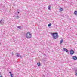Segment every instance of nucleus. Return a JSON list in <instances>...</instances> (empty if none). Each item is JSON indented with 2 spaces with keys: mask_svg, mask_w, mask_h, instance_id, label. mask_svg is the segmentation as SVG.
I'll list each match as a JSON object with an SVG mask.
<instances>
[{
  "mask_svg": "<svg viewBox=\"0 0 77 77\" xmlns=\"http://www.w3.org/2000/svg\"><path fill=\"white\" fill-rule=\"evenodd\" d=\"M51 35H52V36L54 39H56L58 38V37H59L58 34H57V33H51Z\"/></svg>",
  "mask_w": 77,
  "mask_h": 77,
  "instance_id": "f257e3e1",
  "label": "nucleus"
},
{
  "mask_svg": "<svg viewBox=\"0 0 77 77\" xmlns=\"http://www.w3.org/2000/svg\"><path fill=\"white\" fill-rule=\"evenodd\" d=\"M26 37L27 39H30L32 38V35H31V33L29 32H28L26 33Z\"/></svg>",
  "mask_w": 77,
  "mask_h": 77,
  "instance_id": "f03ea898",
  "label": "nucleus"
},
{
  "mask_svg": "<svg viewBox=\"0 0 77 77\" xmlns=\"http://www.w3.org/2000/svg\"><path fill=\"white\" fill-rule=\"evenodd\" d=\"M70 53L71 55H72V54H74V50H71L70 51Z\"/></svg>",
  "mask_w": 77,
  "mask_h": 77,
  "instance_id": "7ed1b4c3",
  "label": "nucleus"
},
{
  "mask_svg": "<svg viewBox=\"0 0 77 77\" xmlns=\"http://www.w3.org/2000/svg\"><path fill=\"white\" fill-rule=\"evenodd\" d=\"M72 59L74 60H76L77 59V57L76 56H73Z\"/></svg>",
  "mask_w": 77,
  "mask_h": 77,
  "instance_id": "20e7f679",
  "label": "nucleus"
},
{
  "mask_svg": "<svg viewBox=\"0 0 77 77\" xmlns=\"http://www.w3.org/2000/svg\"><path fill=\"white\" fill-rule=\"evenodd\" d=\"M63 51H66V52H68V50L66 48H64L63 49Z\"/></svg>",
  "mask_w": 77,
  "mask_h": 77,
  "instance_id": "39448f33",
  "label": "nucleus"
},
{
  "mask_svg": "<svg viewBox=\"0 0 77 77\" xmlns=\"http://www.w3.org/2000/svg\"><path fill=\"white\" fill-rule=\"evenodd\" d=\"M74 71L76 73L75 75L77 76V68H75Z\"/></svg>",
  "mask_w": 77,
  "mask_h": 77,
  "instance_id": "423d86ee",
  "label": "nucleus"
},
{
  "mask_svg": "<svg viewBox=\"0 0 77 77\" xmlns=\"http://www.w3.org/2000/svg\"><path fill=\"white\" fill-rule=\"evenodd\" d=\"M4 23V20H1L0 21V24H3Z\"/></svg>",
  "mask_w": 77,
  "mask_h": 77,
  "instance_id": "0eeeda50",
  "label": "nucleus"
},
{
  "mask_svg": "<svg viewBox=\"0 0 77 77\" xmlns=\"http://www.w3.org/2000/svg\"><path fill=\"white\" fill-rule=\"evenodd\" d=\"M16 56L17 57H21V56H20V54L19 53L16 54Z\"/></svg>",
  "mask_w": 77,
  "mask_h": 77,
  "instance_id": "6e6552de",
  "label": "nucleus"
},
{
  "mask_svg": "<svg viewBox=\"0 0 77 77\" xmlns=\"http://www.w3.org/2000/svg\"><path fill=\"white\" fill-rule=\"evenodd\" d=\"M51 6L49 5L48 7V9L49 10H50V9H51Z\"/></svg>",
  "mask_w": 77,
  "mask_h": 77,
  "instance_id": "1a4fd4ad",
  "label": "nucleus"
},
{
  "mask_svg": "<svg viewBox=\"0 0 77 77\" xmlns=\"http://www.w3.org/2000/svg\"><path fill=\"white\" fill-rule=\"evenodd\" d=\"M37 65H38V66H40V65H41V63H40V62H38L37 63Z\"/></svg>",
  "mask_w": 77,
  "mask_h": 77,
  "instance_id": "9d476101",
  "label": "nucleus"
},
{
  "mask_svg": "<svg viewBox=\"0 0 77 77\" xmlns=\"http://www.w3.org/2000/svg\"><path fill=\"white\" fill-rule=\"evenodd\" d=\"M63 39H61L60 41V44H62V42H63Z\"/></svg>",
  "mask_w": 77,
  "mask_h": 77,
  "instance_id": "9b49d317",
  "label": "nucleus"
},
{
  "mask_svg": "<svg viewBox=\"0 0 77 77\" xmlns=\"http://www.w3.org/2000/svg\"><path fill=\"white\" fill-rule=\"evenodd\" d=\"M74 13L75 15H77V11H75L74 12Z\"/></svg>",
  "mask_w": 77,
  "mask_h": 77,
  "instance_id": "f8f14e48",
  "label": "nucleus"
},
{
  "mask_svg": "<svg viewBox=\"0 0 77 77\" xmlns=\"http://www.w3.org/2000/svg\"><path fill=\"white\" fill-rule=\"evenodd\" d=\"M60 10L61 11H63V9H62V8H60Z\"/></svg>",
  "mask_w": 77,
  "mask_h": 77,
  "instance_id": "ddd939ff",
  "label": "nucleus"
},
{
  "mask_svg": "<svg viewBox=\"0 0 77 77\" xmlns=\"http://www.w3.org/2000/svg\"><path fill=\"white\" fill-rule=\"evenodd\" d=\"M51 23H49L48 25V27H50V26H51Z\"/></svg>",
  "mask_w": 77,
  "mask_h": 77,
  "instance_id": "4468645a",
  "label": "nucleus"
},
{
  "mask_svg": "<svg viewBox=\"0 0 77 77\" xmlns=\"http://www.w3.org/2000/svg\"><path fill=\"white\" fill-rule=\"evenodd\" d=\"M10 76L11 77H14V75H13V74H12V73L10 74Z\"/></svg>",
  "mask_w": 77,
  "mask_h": 77,
  "instance_id": "2eb2a0df",
  "label": "nucleus"
},
{
  "mask_svg": "<svg viewBox=\"0 0 77 77\" xmlns=\"http://www.w3.org/2000/svg\"><path fill=\"white\" fill-rule=\"evenodd\" d=\"M17 28H18V29H21V26H17Z\"/></svg>",
  "mask_w": 77,
  "mask_h": 77,
  "instance_id": "dca6fc26",
  "label": "nucleus"
},
{
  "mask_svg": "<svg viewBox=\"0 0 77 77\" xmlns=\"http://www.w3.org/2000/svg\"><path fill=\"white\" fill-rule=\"evenodd\" d=\"M16 18H20V17L17 16L16 17Z\"/></svg>",
  "mask_w": 77,
  "mask_h": 77,
  "instance_id": "f3484780",
  "label": "nucleus"
},
{
  "mask_svg": "<svg viewBox=\"0 0 77 77\" xmlns=\"http://www.w3.org/2000/svg\"><path fill=\"white\" fill-rule=\"evenodd\" d=\"M20 12H17L16 13H15V14H17V13H18V14H19Z\"/></svg>",
  "mask_w": 77,
  "mask_h": 77,
  "instance_id": "a211bd4d",
  "label": "nucleus"
},
{
  "mask_svg": "<svg viewBox=\"0 0 77 77\" xmlns=\"http://www.w3.org/2000/svg\"><path fill=\"white\" fill-rule=\"evenodd\" d=\"M9 73H10V74H12V73H11V72H9Z\"/></svg>",
  "mask_w": 77,
  "mask_h": 77,
  "instance_id": "6ab92c4d",
  "label": "nucleus"
},
{
  "mask_svg": "<svg viewBox=\"0 0 77 77\" xmlns=\"http://www.w3.org/2000/svg\"><path fill=\"white\" fill-rule=\"evenodd\" d=\"M0 77H3V76L1 75V76H0Z\"/></svg>",
  "mask_w": 77,
  "mask_h": 77,
  "instance_id": "aec40b11",
  "label": "nucleus"
},
{
  "mask_svg": "<svg viewBox=\"0 0 77 77\" xmlns=\"http://www.w3.org/2000/svg\"><path fill=\"white\" fill-rule=\"evenodd\" d=\"M1 74V73L0 72V75Z\"/></svg>",
  "mask_w": 77,
  "mask_h": 77,
  "instance_id": "412c9836",
  "label": "nucleus"
},
{
  "mask_svg": "<svg viewBox=\"0 0 77 77\" xmlns=\"http://www.w3.org/2000/svg\"><path fill=\"white\" fill-rule=\"evenodd\" d=\"M0 44H1V43H0Z\"/></svg>",
  "mask_w": 77,
  "mask_h": 77,
  "instance_id": "4be33fe9",
  "label": "nucleus"
}]
</instances>
